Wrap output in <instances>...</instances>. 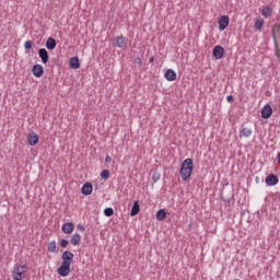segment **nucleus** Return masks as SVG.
<instances>
[{"label": "nucleus", "instance_id": "obj_1", "mask_svg": "<svg viewBox=\"0 0 280 280\" xmlns=\"http://www.w3.org/2000/svg\"><path fill=\"white\" fill-rule=\"evenodd\" d=\"M62 262L57 269L60 277H69L71 275V264L73 262V253L66 250L61 256Z\"/></svg>", "mask_w": 280, "mask_h": 280}, {"label": "nucleus", "instance_id": "obj_2", "mask_svg": "<svg viewBox=\"0 0 280 280\" xmlns=\"http://www.w3.org/2000/svg\"><path fill=\"white\" fill-rule=\"evenodd\" d=\"M194 172V160L190 158L183 161L179 176H182V180H189L191 178V173Z\"/></svg>", "mask_w": 280, "mask_h": 280}, {"label": "nucleus", "instance_id": "obj_3", "mask_svg": "<svg viewBox=\"0 0 280 280\" xmlns=\"http://www.w3.org/2000/svg\"><path fill=\"white\" fill-rule=\"evenodd\" d=\"M25 275H27V265H14L12 270L13 280H24Z\"/></svg>", "mask_w": 280, "mask_h": 280}, {"label": "nucleus", "instance_id": "obj_4", "mask_svg": "<svg viewBox=\"0 0 280 280\" xmlns=\"http://www.w3.org/2000/svg\"><path fill=\"white\" fill-rule=\"evenodd\" d=\"M231 22V20L229 19V15H222L219 19V30L220 32H224V30L226 27H229V23Z\"/></svg>", "mask_w": 280, "mask_h": 280}, {"label": "nucleus", "instance_id": "obj_5", "mask_svg": "<svg viewBox=\"0 0 280 280\" xmlns=\"http://www.w3.org/2000/svg\"><path fill=\"white\" fill-rule=\"evenodd\" d=\"M212 56H214L217 60H221V58H224V47L220 45L214 46L212 50Z\"/></svg>", "mask_w": 280, "mask_h": 280}, {"label": "nucleus", "instance_id": "obj_6", "mask_svg": "<svg viewBox=\"0 0 280 280\" xmlns=\"http://www.w3.org/2000/svg\"><path fill=\"white\" fill-rule=\"evenodd\" d=\"M61 231H62V233H66L67 235H71V233H73V231H75V225L73 224V222H66L62 224Z\"/></svg>", "mask_w": 280, "mask_h": 280}, {"label": "nucleus", "instance_id": "obj_7", "mask_svg": "<svg viewBox=\"0 0 280 280\" xmlns=\"http://www.w3.org/2000/svg\"><path fill=\"white\" fill-rule=\"evenodd\" d=\"M33 75L35 78H43V73H45V68L40 63H36L33 66Z\"/></svg>", "mask_w": 280, "mask_h": 280}, {"label": "nucleus", "instance_id": "obj_8", "mask_svg": "<svg viewBox=\"0 0 280 280\" xmlns=\"http://www.w3.org/2000/svg\"><path fill=\"white\" fill-rule=\"evenodd\" d=\"M38 56H39L43 65H47V62H49V52H47V49L40 48L38 50Z\"/></svg>", "mask_w": 280, "mask_h": 280}, {"label": "nucleus", "instance_id": "obj_9", "mask_svg": "<svg viewBox=\"0 0 280 280\" xmlns=\"http://www.w3.org/2000/svg\"><path fill=\"white\" fill-rule=\"evenodd\" d=\"M272 38H273L275 45H277V43H279L278 40L280 39V25L279 24H275L272 26Z\"/></svg>", "mask_w": 280, "mask_h": 280}, {"label": "nucleus", "instance_id": "obj_10", "mask_svg": "<svg viewBox=\"0 0 280 280\" xmlns=\"http://www.w3.org/2000/svg\"><path fill=\"white\" fill-rule=\"evenodd\" d=\"M115 47H118L119 49H124V47L128 45V43L126 42V37H124V35L117 36L115 38Z\"/></svg>", "mask_w": 280, "mask_h": 280}, {"label": "nucleus", "instance_id": "obj_11", "mask_svg": "<svg viewBox=\"0 0 280 280\" xmlns=\"http://www.w3.org/2000/svg\"><path fill=\"white\" fill-rule=\"evenodd\" d=\"M271 116H272V107H270V105H265L264 108L261 109L262 119H270Z\"/></svg>", "mask_w": 280, "mask_h": 280}, {"label": "nucleus", "instance_id": "obj_12", "mask_svg": "<svg viewBox=\"0 0 280 280\" xmlns=\"http://www.w3.org/2000/svg\"><path fill=\"white\" fill-rule=\"evenodd\" d=\"M265 183L269 187H275V185L279 183V178H277L275 174H270L269 176L266 177Z\"/></svg>", "mask_w": 280, "mask_h": 280}, {"label": "nucleus", "instance_id": "obj_13", "mask_svg": "<svg viewBox=\"0 0 280 280\" xmlns=\"http://www.w3.org/2000/svg\"><path fill=\"white\" fill-rule=\"evenodd\" d=\"M81 192L83 196H91L93 194V185L91 183H85L81 188Z\"/></svg>", "mask_w": 280, "mask_h": 280}, {"label": "nucleus", "instance_id": "obj_14", "mask_svg": "<svg viewBox=\"0 0 280 280\" xmlns=\"http://www.w3.org/2000/svg\"><path fill=\"white\" fill-rule=\"evenodd\" d=\"M176 71L173 69H167L164 73V78L167 80V82H174V80H176Z\"/></svg>", "mask_w": 280, "mask_h": 280}, {"label": "nucleus", "instance_id": "obj_15", "mask_svg": "<svg viewBox=\"0 0 280 280\" xmlns=\"http://www.w3.org/2000/svg\"><path fill=\"white\" fill-rule=\"evenodd\" d=\"M38 140L39 137L35 132H32L27 136L28 145H36V143H38Z\"/></svg>", "mask_w": 280, "mask_h": 280}, {"label": "nucleus", "instance_id": "obj_16", "mask_svg": "<svg viewBox=\"0 0 280 280\" xmlns=\"http://www.w3.org/2000/svg\"><path fill=\"white\" fill-rule=\"evenodd\" d=\"M81 241H82V236H80L79 233H74V234L71 236V238H70V242H71L72 246H78Z\"/></svg>", "mask_w": 280, "mask_h": 280}, {"label": "nucleus", "instance_id": "obj_17", "mask_svg": "<svg viewBox=\"0 0 280 280\" xmlns=\"http://www.w3.org/2000/svg\"><path fill=\"white\" fill-rule=\"evenodd\" d=\"M69 65L71 69H80V59L78 57H72Z\"/></svg>", "mask_w": 280, "mask_h": 280}, {"label": "nucleus", "instance_id": "obj_18", "mask_svg": "<svg viewBox=\"0 0 280 280\" xmlns=\"http://www.w3.org/2000/svg\"><path fill=\"white\" fill-rule=\"evenodd\" d=\"M140 211H141V208L139 206V201H135L133 206L131 208L130 215L135 217V215L139 214Z\"/></svg>", "mask_w": 280, "mask_h": 280}, {"label": "nucleus", "instance_id": "obj_19", "mask_svg": "<svg viewBox=\"0 0 280 280\" xmlns=\"http://www.w3.org/2000/svg\"><path fill=\"white\" fill-rule=\"evenodd\" d=\"M261 14H262V16H265V19H268L269 16H272V8L262 7Z\"/></svg>", "mask_w": 280, "mask_h": 280}, {"label": "nucleus", "instance_id": "obj_20", "mask_svg": "<svg viewBox=\"0 0 280 280\" xmlns=\"http://www.w3.org/2000/svg\"><path fill=\"white\" fill-rule=\"evenodd\" d=\"M165 218H167V212L165 211V209H161L156 212V220H159L160 222H162V220H165Z\"/></svg>", "mask_w": 280, "mask_h": 280}, {"label": "nucleus", "instance_id": "obj_21", "mask_svg": "<svg viewBox=\"0 0 280 280\" xmlns=\"http://www.w3.org/2000/svg\"><path fill=\"white\" fill-rule=\"evenodd\" d=\"M46 47L47 49H56V39H54V37H49L46 42Z\"/></svg>", "mask_w": 280, "mask_h": 280}, {"label": "nucleus", "instance_id": "obj_22", "mask_svg": "<svg viewBox=\"0 0 280 280\" xmlns=\"http://www.w3.org/2000/svg\"><path fill=\"white\" fill-rule=\"evenodd\" d=\"M250 135H253V130L248 128H243V130L240 132V137L248 138Z\"/></svg>", "mask_w": 280, "mask_h": 280}, {"label": "nucleus", "instance_id": "obj_23", "mask_svg": "<svg viewBox=\"0 0 280 280\" xmlns=\"http://www.w3.org/2000/svg\"><path fill=\"white\" fill-rule=\"evenodd\" d=\"M264 20L259 19L255 21L254 27L255 30H257L258 32H260V30L264 27Z\"/></svg>", "mask_w": 280, "mask_h": 280}, {"label": "nucleus", "instance_id": "obj_24", "mask_svg": "<svg viewBox=\"0 0 280 280\" xmlns=\"http://www.w3.org/2000/svg\"><path fill=\"white\" fill-rule=\"evenodd\" d=\"M58 246L56 245V241L48 243V253H56Z\"/></svg>", "mask_w": 280, "mask_h": 280}, {"label": "nucleus", "instance_id": "obj_25", "mask_svg": "<svg viewBox=\"0 0 280 280\" xmlns=\"http://www.w3.org/2000/svg\"><path fill=\"white\" fill-rule=\"evenodd\" d=\"M115 210H113V208H106L104 210V215H106V218H110V215H114Z\"/></svg>", "mask_w": 280, "mask_h": 280}, {"label": "nucleus", "instance_id": "obj_26", "mask_svg": "<svg viewBox=\"0 0 280 280\" xmlns=\"http://www.w3.org/2000/svg\"><path fill=\"white\" fill-rule=\"evenodd\" d=\"M110 176V173L106 170H104L102 173H101V178H103L104 180H108V177Z\"/></svg>", "mask_w": 280, "mask_h": 280}, {"label": "nucleus", "instance_id": "obj_27", "mask_svg": "<svg viewBox=\"0 0 280 280\" xmlns=\"http://www.w3.org/2000/svg\"><path fill=\"white\" fill-rule=\"evenodd\" d=\"M60 246H61V248H67V246H69V241L62 238V240L60 241Z\"/></svg>", "mask_w": 280, "mask_h": 280}, {"label": "nucleus", "instance_id": "obj_28", "mask_svg": "<svg viewBox=\"0 0 280 280\" xmlns=\"http://www.w3.org/2000/svg\"><path fill=\"white\" fill-rule=\"evenodd\" d=\"M24 48H25V49H32V40L25 42Z\"/></svg>", "mask_w": 280, "mask_h": 280}, {"label": "nucleus", "instance_id": "obj_29", "mask_svg": "<svg viewBox=\"0 0 280 280\" xmlns=\"http://www.w3.org/2000/svg\"><path fill=\"white\" fill-rule=\"evenodd\" d=\"M78 231H80L81 233H84V231H86V228L83 224H79L77 226Z\"/></svg>", "mask_w": 280, "mask_h": 280}, {"label": "nucleus", "instance_id": "obj_30", "mask_svg": "<svg viewBox=\"0 0 280 280\" xmlns=\"http://www.w3.org/2000/svg\"><path fill=\"white\" fill-rule=\"evenodd\" d=\"M110 161H113V159H112L109 155H107V156L105 158V163H110Z\"/></svg>", "mask_w": 280, "mask_h": 280}, {"label": "nucleus", "instance_id": "obj_31", "mask_svg": "<svg viewBox=\"0 0 280 280\" xmlns=\"http://www.w3.org/2000/svg\"><path fill=\"white\" fill-rule=\"evenodd\" d=\"M226 101L230 102V103L233 102V95H228Z\"/></svg>", "mask_w": 280, "mask_h": 280}, {"label": "nucleus", "instance_id": "obj_32", "mask_svg": "<svg viewBox=\"0 0 280 280\" xmlns=\"http://www.w3.org/2000/svg\"><path fill=\"white\" fill-rule=\"evenodd\" d=\"M149 62H154V57H151Z\"/></svg>", "mask_w": 280, "mask_h": 280}, {"label": "nucleus", "instance_id": "obj_33", "mask_svg": "<svg viewBox=\"0 0 280 280\" xmlns=\"http://www.w3.org/2000/svg\"><path fill=\"white\" fill-rule=\"evenodd\" d=\"M138 62V65H142V61H141V59H139V61H137Z\"/></svg>", "mask_w": 280, "mask_h": 280}, {"label": "nucleus", "instance_id": "obj_34", "mask_svg": "<svg viewBox=\"0 0 280 280\" xmlns=\"http://www.w3.org/2000/svg\"><path fill=\"white\" fill-rule=\"evenodd\" d=\"M0 261H1V257H0Z\"/></svg>", "mask_w": 280, "mask_h": 280}]
</instances>
